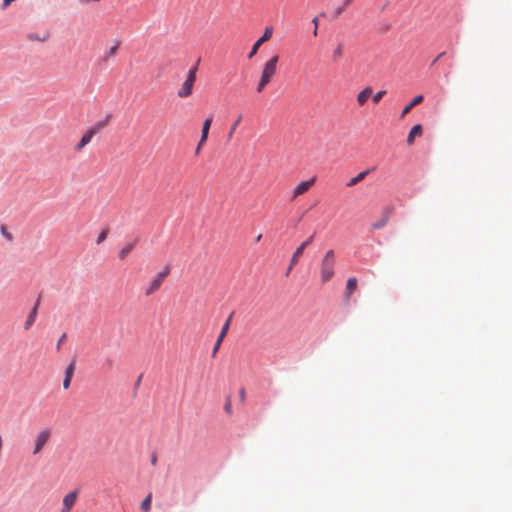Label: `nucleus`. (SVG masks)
Masks as SVG:
<instances>
[{"label":"nucleus","mask_w":512,"mask_h":512,"mask_svg":"<svg viewBox=\"0 0 512 512\" xmlns=\"http://www.w3.org/2000/svg\"><path fill=\"white\" fill-rule=\"evenodd\" d=\"M343 50H344L343 44L338 43V45L332 52V60L334 62H339L343 58Z\"/></svg>","instance_id":"nucleus-19"},{"label":"nucleus","mask_w":512,"mask_h":512,"mask_svg":"<svg viewBox=\"0 0 512 512\" xmlns=\"http://www.w3.org/2000/svg\"><path fill=\"white\" fill-rule=\"evenodd\" d=\"M373 90L371 87L364 88L358 95H357V102L360 106H363L367 100L372 96Z\"/></svg>","instance_id":"nucleus-13"},{"label":"nucleus","mask_w":512,"mask_h":512,"mask_svg":"<svg viewBox=\"0 0 512 512\" xmlns=\"http://www.w3.org/2000/svg\"><path fill=\"white\" fill-rule=\"evenodd\" d=\"M231 318H232V316H229V318L226 320L225 324L223 325V327L221 329V332H220V334H219V336L217 338V341H216V343L214 345V348H213V352H212V356L213 357L216 355L217 351L220 348V345H221L223 339L227 335V332L229 330V325H230Z\"/></svg>","instance_id":"nucleus-10"},{"label":"nucleus","mask_w":512,"mask_h":512,"mask_svg":"<svg viewBox=\"0 0 512 512\" xmlns=\"http://www.w3.org/2000/svg\"><path fill=\"white\" fill-rule=\"evenodd\" d=\"M105 126L104 122H98L96 125L88 129L75 146L76 152H81L86 145H88L95 134H97Z\"/></svg>","instance_id":"nucleus-4"},{"label":"nucleus","mask_w":512,"mask_h":512,"mask_svg":"<svg viewBox=\"0 0 512 512\" xmlns=\"http://www.w3.org/2000/svg\"><path fill=\"white\" fill-rule=\"evenodd\" d=\"M203 145H200V141L198 142L197 144V147L195 149V155L198 156L201 152V149H202Z\"/></svg>","instance_id":"nucleus-33"},{"label":"nucleus","mask_w":512,"mask_h":512,"mask_svg":"<svg viewBox=\"0 0 512 512\" xmlns=\"http://www.w3.org/2000/svg\"><path fill=\"white\" fill-rule=\"evenodd\" d=\"M294 266H291V264L289 265V267L287 268V271H286V275H289V273L291 272V270L293 269Z\"/></svg>","instance_id":"nucleus-35"},{"label":"nucleus","mask_w":512,"mask_h":512,"mask_svg":"<svg viewBox=\"0 0 512 512\" xmlns=\"http://www.w3.org/2000/svg\"><path fill=\"white\" fill-rule=\"evenodd\" d=\"M197 67H193L188 71L187 78L183 82L181 88L177 92L179 98H187L192 94L193 85L196 81Z\"/></svg>","instance_id":"nucleus-3"},{"label":"nucleus","mask_w":512,"mask_h":512,"mask_svg":"<svg viewBox=\"0 0 512 512\" xmlns=\"http://www.w3.org/2000/svg\"><path fill=\"white\" fill-rule=\"evenodd\" d=\"M261 238H262V235H261V234H259V235L256 237V241H257V242H259V241L261 240Z\"/></svg>","instance_id":"nucleus-38"},{"label":"nucleus","mask_w":512,"mask_h":512,"mask_svg":"<svg viewBox=\"0 0 512 512\" xmlns=\"http://www.w3.org/2000/svg\"><path fill=\"white\" fill-rule=\"evenodd\" d=\"M315 177H312L306 181L300 182L292 191L291 199L295 200L299 196L306 193L314 184H315Z\"/></svg>","instance_id":"nucleus-8"},{"label":"nucleus","mask_w":512,"mask_h":512,"mask_svg":"<svg viewBox=\"0 0 512 512\" xmlns=\"http://www.w3.org/2000/svg\"><path fill=\"white\" fill-rule=\"evenodd\" d=\"M356 288H357V279L355 277L349 278L347 280V284H346V297L350 298V296L356 290Z\"/></svg>","instance_id":"nucleus-17"},{"label":"nucleus","mask_w":512,"mask_h":512,"mask_svg":"<svg viewBox=\"0 0 512 512\" xmlns=\"http://www.w3.org/2000/svg\"><path fill=\"white\" fill-rule=\"evenodd\" d=\"M66 337H67L66 333H63V334L61 335V337L59 338V340H58V342H57V345H56V349H57L58 351L60 350L62 343L66 340Z\"/></svg>","instance_id":"nucleus-30"},{"label":"nucleus","mask_w":512,"mask_h":512,"mask_svg":"<svg viewBox=\"0 0 512 512\" xmlns=\"http://www.w3.org/2000/svg\"><path fill=\"white\" fill-rule=\"evenodd\" d=\"M279 62V56L274 55L268 61H266L262 67L261 75L256 87V91L261 93L265 87L272 81L277 74V65Z\"/></svg>","instance_id":"nucleus-1"},{"label":"nucleus","mask_w":512,"mask_h":512,"mask_svg":"<svg viewBox=\"0 0 512 512\" xmlns=\"http://www.w3.org/2000/svg\"><path fill=\"white\" fill-rule=\"evenodd\" d=\"M272 34H273V29H272V27H266V29H265V31H264V33H263V35H262V36H261V37H260V38H259V39L254 43V44H253V46H252V48H251V51H250V52H249V54H248V58H249V59L253 58V57L257 54V52H258V50H259L260 46H261L264 42H266V41L270 40V38L272 37Z\"/></svg>","instance_id":"nucleus-7"},{"label":"nucleus","mask_w":512,"mask_h":512,"mask_svg":"<svg viewBox=\"0 0 512 512\" xmlns=\"http://www.w3.org/2000/svg\"><path fill=\"white\" fill-rule=\"evenodd\" d=\"M120 46L119 42H116L115 45H113L107 52V57H112L117 53V50Z\"/></svg>","instance_id":"nucleus-25"},{"label":"nucleus","mask_w":512,"mask_h":512,"mask_svg":"<svg viewBox=\"0 0 512 512\" xmlns=\"http://www.w3.org/2000/svg\"><path fill=\"white\" fill-rule=\"evenodd\" d=\"M388 221V215L383 216L380 220L372 224V229L377 230L383 228Z\"/></svg>","instance_id":"nucleus-22"},{"label":"nucleus","mask_w":512,"mask_h":512,"mask_svg":"<svg viewBox=\"0 0 512 512\" xmlns=\"http://www.w3.org/2000/svg\"><path fill=\"white\" fill-rule=\"evenodd\" d=\"M135 245L136 242H130L123 246L118 253L119 259L125 260L129 253L134 249Z\"/></svg>","instance_id":"nucleus-16"},{"label":"nucleus","mask_w":512,"mask_h":512,"mask_svg":"<svg viewBox=\"0 0 512 512\" xmlns=\"http://www.w3.org/2000/svg\"><path fill=\"white\" fill-rule=\"evenodd\" d=\"M242 120V115H239L237 117V119L232 123L231 127H230V130H229V133H228V137L229 139H231L233 137V134L234 132L236 131V128L238 127V125L240 124Z\"/></svg>","instance_id":"nucleus-23"},{"label":"nucleus","mask_w":512,"mask_h":512,"mask_svg":"<svg viewBox=\"0 0 512 512\" xmlns=\"http://www.w3.org/2000/svg\"><path fill=\"white\" fill-rule=\"evenodd\" d=\"M1 233L2 235L9 241H12L13 240V236L10 232L7 231L6 227L5 226H2L1 227Z\"/></svg>","instance_id":"nucleus-28"},{"label":"nucleus","mask_w":512,"mask_h":512,"mask_svg":"<svg viewBox=\"0 0 512 512\" xmlns=\"http://www.w3.org/2000/svg\"><path fill=\"white\" fill-rule=\"evenodd\" d=\"M314 235H311L306 241L301 243L300 246H303V249H305L308 245H310L313 242Z\"/></svg>","instance_id":"nucleus-31"},{"label":"nucleus","mask_w":512,"mask_h":512,"mask_svg":"<svg viewBox=\"0 0 512 512\" xmlns=\"http://www.w3.org/2000/svg\"><path fill=\"white\" fill-rule=\"evenodd\" d=\"M78 492L73 491L66 494L62 501V509L60 512H70L74 504L76 503Z\"/></svg>","instance_id":"nucleus-9"},{"label":"nucleus","mask_w":512,"mask_h":512,"mask_svg":"<svg viewBox=\"0 0 512 512\" xmlns=\"http://www.w3.org/2000/svg\"><path fill=\"white\" fill-rule=\"evenodd\" d=\"M39 302L36 303L30 314L28 315L25 323H24V329L29 330L31 326L34 324L36 316H37V310H38Z\"/></svg>","instance_id":"nucleus-15"},{"label":"nucleus","mask_w":512,"mask_h":512,"mask_svg":"<svg viewBox=\"0 0 512 512\" xmlns=\"http://www.w3.org/2000/svg\"><path fill=\"white\" fill-rule=\"evenodd\" d=\"M108 235V230H103L97 237L96 243L101 244L103 241L106 240Z\"/></svg>","instance_id":"nucleus-26"},{"label":"nucleus","mask_w":512,"mask_h":512,"mask_svg":"<svg viewBox=\"0 0 512 512\" xmlns=\"http://www.w3.org/2000/svg\"><path fill=\"white\" fill-rule=\"evenodd\" d=\"M352 1H353V0H345V1H344V5H345V6H348Z\"/></svg>","instance_id":"nucleus-37"},{"label":"nucleus","mask_w":512,"mask_h":512,"mask_svg":"<svg viewBox=\"0 0 512 512\" xmlns=\"http://www.w3.org/2000/svg\"><path fill=\"white\" fill-rule=\"evenodd\" d=\"M224 408H225V411H226L227 413H231V403H230V402H227V403L225 404V407H224Z\"/></svg>","instance_id":"nucleus-34"},{"label":"nucleus","mask_w":512,"mask_h":512,"mask_svg":"<svg viewBox=\"0 0 512 512\" xmlns=\"http://www.w3.org/2000/svg\"><path fill=\"white\" fill-rule=\"evenodd\" d=\"M211 124L212 118H207L204 120L201 130L200 145H204L206 143Z\"/></svg>","instance_id":"nucleus-11"},{"label":"nucleus","mask_w":512,"mask_h":512,"mask_svg":"<svg viewBox=\"0 0 512 512\" xmlns=\"http://www.w3.org/2000/svg\"><path fill=\"white\" fill-rule=\"evenodd\" d=\"M335 254L333 250H328L324 254L321 265H320V275L321 281L323 283L328 282L334 275L335 269Z\"/></svg>","instance_id":"nucleus-2"},{"label":"nucleus","mask_w":512,"mask_h":512,"mask_svg":"<svg viewBox=\"0 0 512 512\" xmlns=\"http://www.w3.org/2000/svg\"><path fill=\"white\" fill-rule=\"evenodd\" d=\"M75 370V363H71L68 365V367L65 370V377L72 378Z\"/></svg>","instance_id":"nucleus-24"},{"label":"nucleus","mask_w":512,"mask_h":512,"mask_svg":"<svg viewBox=\"0 0 512 512\" xmlns=\"http://www.w3.org/2000/svg\"><path fill=\"white\" fill-rule=\"evenodd\" d=\"M369 174V170H366V171H362L360 172L358 175H356L355 177L351 178L349 180V182L347 183V186L348 187H352V186H355L356 184H358L359 182H361L362 180H364V178Z\"/></svg>","instance_id":"nucleus-18"},{"label":"nucleus","mask_w":512,"mask_h":512,"mask_svg":"<svg viewBox=\"0 0 512 512\" xmlns=\"http://www.w3.org/2000/svg\"><path fill=\"white\" fill-rule=\"evenodd\" d=\"M444 54H445L444 52L440 53V54L437 56V58L434 60V62H433V63H435V62H436L440 57H442Z\"/></svg>","instance_id":"nucleus-36"},{"label":"nucleus","mask_w":512,"mask_h":512,"mask_svg":"<svg viewBox=\"0 0 512 512\" xmlns=\"http://www.w3.org/2000/svg\"><path fill=\"white\" fill-rule=\"evenodd\" d=\"M303 252H304L303 246H299V247L296 248V250L292 254V257H291V260H290L291 261V266H295L298 263V261H299L300 257L302 256Z\"/></svg>","instance_id":"nucleus-20"},{"label":"nucleus","mask_w":512,"mask_h":512,"mask_svg":"<svg viewBox=\"0 0 512 512\" xmlns=\"http://www.w3.org/2000/svg\"><path fill=\"white\" fill-rule=\"evenodd\" d=\"M386 94V91L385 90H381L379 92H377L374 96H373V102L374 103H378L382 98L383 96Z\"/></svg>","instance_id":"nucleus-27"},{"label":"nucleus","mask_w":512,"mask_h":512,"mask_svg":"<svg viewBox=\"0 0 512 512\" xmlns=\"http://www.w3.org/2000/svg\"><path fill=\"white\" fill-rule=\"evenodd\" d=\"M422 126L420 124L414 125L407 137V144L412 145L414 143L415 137H419L422 135Z\"/></svg>","instance_id":"nucleus-12"},{"label":"nucleus","mask_w":512,"mask_h":512,"mask_svg":"<svg viewBox=\"0 0 512 512\" xmlns=\"http://www.w3.org/2000/svg\"><path fill=\"white\" fill-rule=\"evenodd\" d=\"M71 379L72 378H68V377L64 378V380H63V388L64 389H68L70 387Z\"/></svg>","instance_id":"nucleus-32"},{"label":"nucleus","mask_w":512,"mask_h":512,"mask_svg":"<svg viewBox=\"0 0 512 512\" xmlns=\"http://www.w3.org/2000/svg\"><path fill=\"white\" fill-rule=\"evenodd\" d=\"M170 273L169 267H166L163 271L159 272L148 284L145 295L150 296L153 295L156 291L159 290L161 285L163 284L165 278Z\"/></svg>","instance_id":"nucleus-5"},{"label":"nucleus","mask_w":512,"mask_h":512,"mask_svg":"<svg viewBox=\"0 0 512 512\" xmlns=\"http://www.w3.org/2000/svg\"><path fill=\"white\" fill-rule=\"evenodd\" d=\"M51 437V431L49 429H43L37 433L34 439V449L33 454L37 455L40 453L43 449V447L46 445V443L49 441Z\"/></svg>","instance_id":"nucleus-6"},{"label":"nucleus","mask_w":512,"mask_h":512,"mask_svg":"<svg viewBox=\"0 0 512 512\" xmlns=\"http://www.w3.org/2000/svg\"><path fill=\"white\" fill-rule=\"evenodd\" d=\"M152 502V494L149 493L142 501L140 508L143 512H150Z\"/></svg>","instance_id":"nucleus-21"},{"label":"nucleus","mask_w":512,"mask_h":512,"mask_svg":"<svg viewBox=\"0 0 512 512\" xmlns=\"http://www.w3.org/2000/svg\"><path fill=\"white\" fill-rule=\"evenodd\" d=\"M312 23L314 24L313 35L317 36V30H318V25H319V20H318L317 16L312 19Z\"/></svg>","instance_id":"nucleus-29"},{"label":"nucleus","mask_w":512,"mask_h":512,"mask_svg":"<svg viewBox=\"0 0 512 512\" xmlns=\"http://www.w3.org/2000/svg\"><path fill=\"white\" fill-rule=\"evenodd\" d=\"M422 101H423V96L422 95L416 96L408 105H406L403 108L400 117L404 118L408 113H410V111L412 110L413 107H415L416 105L420 104Z\"/></svg>","instance_id":"nucleus-14"}]
</instances>
